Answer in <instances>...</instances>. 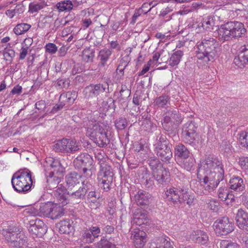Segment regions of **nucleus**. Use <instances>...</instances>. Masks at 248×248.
<instances>
[{
    "label": "nucleus",
    "mask_w": 248,
    "mask_h": 248,
    "mask_svg": "<svg viewBox=\"0 0 248 248\" xmlns=\"http://www.w3.org/2000/svg\"><path fill=\"white\" fill-rule=\"evenodd\" d=\"M20 231V229L18 227L10 226L7 229L3 230L2 234L8 241L12 243L15 241Z\"/></svg>",
    "instance_id": "nucleus-18"
},
{
    "label": "nucleus",
    "mask_w": 248,
    "mask_h": 248,
    "mask_svg": "<svg viewBox=\"0 0 248 248\" xmlns=\"http://www.w3.org/2000/svg\"><path fill=\"white\" fill-rule=\"evenodd\" d=\"M157 155L159 158L163 161L169 160L172 156V152L170 147L166 144L159 145L156 147Z\"/></svg>",
    "instance_id": "nucleus-17"
},
{
    "label": "nucleus",
    "mask_w": 248,
    "mask_h": 248,
    "mask_svg": "<svg viewBox=\"0 0 248 248\" xmlns=\"http://www.w3.org/2000/svg\"><path fill=\"white\" fill-rule=\"evenodd\" d=\"M49 161L51 162L50 165L51 168L54 169V170H62L65 169L58 160H55L51 158Z\"/></svg>",
    "instance_id": "nucleus-58"
},
{
    "label": "nucleus",
    "mask_w": 248,
    "mask_h": 248,
    "mask_svg": "<svg viewBox=\"0 0 248 248\" xmlns=\"http://www.w3.org/2000/svg\"><path fill=\"white\" fill-rule=\"evenodd\" d=\"M162 127L165 130L170 133L174 132L176 129L174 125V122L167 124H162Z\"/></svg>",
    "instance_id": "nucleus-64"
},
{
    "label": "nucleus",
    "mask_w": 248,
    "mask_h": 248,
    "mask_svg": "<svg viewBox=\"0 0 248 248\" xmlns=\"http://www.w3.org/2000/svg\"><path fill=\"white\" fill-rule=\"evenodd\" d=\"M218 198L222 201H225L229 198V196H232V194H230L229 190L227 187H221L219 188L217 192Z\"/></svg>",
    "instance_id": "nucleus-45"
},
{
    "label": "nucleus",
    "mask_w": 248,
    "mask_h": 248,
    "mask_svg": "<svg viewBox=\"0 0 248 248\" xmlns=\"http://www.w3.org/2000/svg\"><path fill=\"white\" fill-rule=\"evenodd\" d=\"M31 28V25L27 23H20L17 24L14 28L13 31L17 35H21L28 31Z\"/></svg>",
    "instance_id": "nucleus-36"
},
{
    "label": "nucleus",
    "mask_w": 248,
    "mask_h": 248,
    "mask_svg": "<svg viewBox=\"0 0 248 248\" xmlns=\"http://www.w3.org/2000/svg\"><path fill=\"white\" fill-rule=\"evenodd\" d=\"M71 189H68L65 188L62 185L58 186L56 190L55 195L59 200L60 202L63 204H66V200H67L68 195L70 194V190Z\"/></svg>",
    "instance_id": "nucleus-25"
},
{
    "label": "nucleus",
    "mask_w": 248,
    "mask_h": 248,
    "mask_svg": "<svg viewBox=\"0 0 248 248\" xmlns=\"http://www.w3.org/2000/svg\"><path fill=\"white\" fill-rule=\"evenodd\" d=\"M51 18V16H49L44 17L41 20H39L38 23V27L40 28L44 29L46 26L49 25L48 19Z\"/></svg>",
    "instance_id": "nucleus-61"
},
{
    "label": "nucleus",
    "mask_w": 248,
    "mask_h": 248,
    "mask_svg": "<svg viewBox=\"0 0 248 248\" xmlns=\"http://www.w3.org/2000/svg\"><path fill=\"white\" fill-rule=\"evenodd\" d=\"M92 139L100 147H106L109 142L106 131L101 134H98L96 137H94Z\"/></svg>",
    "instance_id": "nucleus-28"
},
{
    "label": "nucleus",
    "mask_w": 248,
    "mask_h": 248,
    "mask_svg": "<svg viewBox=\"0 0 248 248\" xmlns=\"http://www.w3.org/2000/svg\"><path fill=\"white\" fill-rule=\"evenodd\" d=\"M172 242L169 237L161 236L155 240V243L151 244L150 248H173Z\"/></svg>",
    "instance_id": "nucleus-20"
},
{
    "label": "nucleus",
    "mask_w": 248,
    "mask_h": 248,
    "mask_svg": "<svg viewBox=\"0 0 248 248\" xmlns=\"http://www.w3.org/2000/svg\"><path fill=\"white\" fill-rule=\"evenodd\" d=\"M81 178V174L76 171L70 172L66 177L68 189H72L76 185L79 184Z\"/></svg>",
    "instance_id": "nucleus-22"
},
{
    "label": "nucleus",
    "mask_w": 248,
    "mask_h": 248,
    "mask_svg": "<svg viewBox=\"0 0 248 248\" xmlns=\"http://www.w3.org/2000/svg\"><path fill=\"white\" fill-rule=\"evenodd\" d=\"M166 198L168 201L172 202L174 204L183 203L186 201L187 204H190L188 201V195L186 189L181 190L174 187L170 188L165 193Z\"/></svg>",
    "instance_id": "nucleus-4"
},
{
    "label": "nucleus",
    "mask_w": 248,
    "mask_h": 248,
    "mask_svg": "<svg viewBox=\"0 0 248 248\" xmlns=\"http://www.w3.org/2000/svg\"><path fill=\"white\" fill-rule=\"evenodd\" d=\"M230 183V188L236 191H242L244 189L243 180L238 177L231 179Z\"/></svg>",
    "instance_id": "nucleus-31"
},
{
    "label": "nucleus",
    "mask_w": 248,
    "mask_h": 248,
    "mask_svg": "<svg viewBox=\"0 0 248 248\" xmlns=\"http://www.w3.org/2000/svg\"><path fill=\"white\" fill-rule=\"evenodd\" d=\"M64 214L63 209L60 206H54L52 204L49 217L52 219H57Z\"/></svg>",
    "instance_id": "nucleus-40"
},
{
    "label": "nucleus",
    "mask_w": 248,
    "mask_h": 248,
    "mask_svg": "<svg viewBox=\"0 0 248 248\" xmlns=\"http://www.w3.org/2000/svg\"><path fill=\"white\" fill-rule=\"evenodd\" d=\"M183 54V51L180 50L174 52L170 58V65L172 67L177 65L179 63Z\"/></svg>",
    "instance_id": "nucleus-34"
},
{
    "label": "nucleus",
    "mask_w": 248,
    "mask_h": 248,
    "mask_svg": "<svg viewBox=\"0 0 248 248\" xmlns=\"http://www.w3.org/2000/svg\"><path fill=\"white\" fill-rule=\"evenodd\" d=\"M107 125L104 123L99 122H92L87 129V133L91 139L96 137L98 134H101L105 131Z\"/></svg>",
    "instance_id": "nucleus-15"
},
{
    "label": "nucleus",
    "mask_w": 248,
    "mask_h": 248,
    "mask_svg": "<svg viewBox=\"0 0 248 248\" xmlns=\"http://www.w3.org/2000/svg\"><path fill=\"white\" fill-rule=\"evenodd\" d=\"M128 124V122L125 117H120L114 121V125L118 130L124 129Z\"/></svg>",
    "instance_id": "nucleus-42"
},
{
    "label": "nucleus",
    "mask_w": 248,
    "mask_h": 248,
    "mask_svg": "<svg viewBox=\"0 0 248 248\" xmlns=\"http://www.w3.org/2000/svg\"><path fill=\"white\" fill-rule=\"evenodd\" d=\"M151 197L150 194L142 190H139L135 196L136 202L138 205H140L147 204Z\"/></svg>",
    "instance_id": "nucleus-27"
},
{
    "label": "nucleus",
    "mask_w": 248,
    "mask_h": 248,
    "mask_svg": "<svg viewBox=\"0 0 248 248\" xmlns=\"http://www.w3.org/2000/svg\"><path fill=\"white\" fill-rule=\"evenodd\" d=\"M52 204L50 203L43 204L40 206L39 212L42 215L49 217Z\"/></svg>",
    "instance_id": "nucleus-46"
},
{
    "label": "nucleus",
    "mask_w": 248,
    "mask_h": 248,
    "mask_svg": "<svg viewBox=\"0 0 248 248\" xmlns=\"http://www.w3.org/2000/svg\"><path fill=\"white\" fill-rule=\"evenodd\" d=\"M197 127L195 123L192 121L186 123L182 129V133H189L196 132Z\"/></svg>",
    "instance_id": "nucleus-44"
},
{
    "label": "nucleus",
    "mask_w": 248,
    "mask_h": 248,
    "mask_svg": "<svg viewBox=\"0 0 248 248\" xmlns=\"http://www.w3.org/2000/svg\"><path fill=\"white\" fill-rule=\"evenodd\" d=\"M109 85L108 83L105 84L98 83L96 84H90L87 86L85 90V94L88 98H97L98 99L103 94L108 91Z\"/></svg>",
    "instance_id": "nucleus-6"
},
{
    "label": "nucleus",
    "mask_w": 248,
    "mask_h": 248,
    "mask_svg": "<svg viewBox=\"0 0 248 248\" xmlns=\"http://www.w3.org/2000/svg\"><path fill=\"white\" fill-rule=\"evenodd\" d=\"M193 162L192 159H184L182 168L186 170H194L193 168Z\"/></svg>",
    "instance_id": "nucleus-59"
},
{
    "label": "nucleus",
    "mask_w": 248,
    "mask_h": 248,
    "mask_svg": "<svg viewBox=\"0 0 248 248\" xmlns=\"http://www.w3.org/2000/svg\"><path fill=\"white\" fill-rule=\"evenodd\" d=\"M87 192V189L85 187H80L78 190L75 192H70V195L72 198L80 199L84 198Z\"/></svg>",
    "instance_id": "nucleus-47"
},
{
    "label": "nucleus",
    "mask_w": 248,
    "mask_h": 248,
    "mask_svg": "<svg viewBox=\"0 0 248 248\" xmlns=\"http://www.w3.org/2000/svg\"><path fill=\"white\" fill-rule=\"evenodd\" d=\"M11 183L15 190L26 193L31 189L32 183L31 171H16L11 179Z\"/></svg>",
    "instance_id": "nucleus-3"
},
{
    "label": "nucleus",
    "mask_w": 248,
    "mask_h": 248,
    "mask_svg": "<svg viewBox=\"0 0 248 248\" xmlns=\"http://www.w3.org/2000/svg\"><path fill=\"white\" fill-rule=\"evenodd\" d=\"M185 142L190 145H196L198 143V135L197 132L182 133Z\"/></svg>",
    "instance_id": "nucleus-33"
},
{
    "label": "nucleus",
    "mask_w": 248,
    "mask_h": 248,
    "mask_svg": "<svg viewBox=\"0 0 248 248\" xmlns=\"http://www.w3.org/2000/svg\"><path fill=\"white\" fill-rule=\"evenodd\" d=\"M147 163L152 170H166V166L167 164H162L157 158H150L147 160Z\"/></svg>",
    "instance_id": "nucleus-30"
},
{
    "label": "nucleus",
    "mask_w": 248,
    "mask_h": 248,
    "mask_svg": "<svg viewBox=\"0 0 248 248\" xmlns=\"http://www.w3.org/2000/svg\"><path fill=\"white\" fill-rule=\"evenodd\" d=\"M234 63L240 68L244 67L248 63V45H245L240 47V51L233 60Z\"/></svg>",
    "instance_id": "nucleus-14"
},
{
    "label": "nucleus",
    "mask_w": 248,
    "mask_h": 248,
    "mask_svg": "<svg viewBox=\"0 0 248 248\" xmlns=\"http://www.w3.org/2000/svg\"><path fill=\"white\" fill-rule=\"evenodd\" d=\"M66 138L58 140L53 145V150L56 152L66 153Z\"/></svg>",
    "instance_id": "nucleus-41"
},
{
    "label": "nucleus",
    "mask_w": 248,
    "mask_h": 248,
    "mask_svg": "<svg viewBox=\"0 0 248 248\" xmlns=\"http://www.w3.org/2000/svg\"><path fill=\"white\" fill-rule=\"evenodd\" d=\"M73 164L76 169L92 170L93 160L88 154H82L74 160Z\"/></svg>",
    "instance_id": "nucleus-8"
},
{
    "label": "nucleus",
    "mask_w": 248,
    "mask_h": 248,
    "mask_svg": "<svg viewBox=\"0 0 248 248\" xmlns=\"http://www.w3.org/2000/svg\"><path fill=\"white\" fill-rule=\"evenodd\" d=\"M95 56V51L93 49L88 48L82 51V60L87 62H93Z\"/></svg>",
    "instance_id": "nucleus-37"
},
{
    "label": "nucleus",
    "mask_w": 248,
    "mask_h": 248,
    "mask_svg": "<svg viewBox=\"0 0 248 248\" xmlns=\"http://www.w3.org/2000/svg\"><path fill=\"white\" fill-rule=\"evenodd\" d=\"M166 114L168 115L171 119L174 120L177 122L179 123L181 122V118L180 116L179 110L176 108L170 109L166 112Z\"/></svg>",
    "instance_id": "nucleus-43"
},
{
    "label": "nucleus",
    "mask_w": 248,
    "mask_h": 248,
    "mask_svg": "<svg viewBox=\"0 0 248 248\" xmlns=\"http://www.w3.org/2000/svg\"><path fill=\"white\" fill-rule=\"evenodd\" d=\"M239 142L242 147L248 148V133L242 132L240 134Z\"/></svg>",
    "instance_id": "nucleus-53"
},
{
    "label": "nucleus",
    "mask_w": 248,
    "mask_h": 248,
    "mask_svg": "<svg viewBox=\"0 0 248 248\" xmlns=\"http://www.w3.org/2000/svg\"><path fill=\"white\" fill-rule=\"evenodd\" d=\"M69 153L75 152L79 150L80 146L76 140L69 139Z\"/></svg>",
    "instance_id": "nucleus-54"
},
{
    "label": "nucleus",
    "mask_w": 248,
    "mask_h": 248,
    "mask_svg": "<svg viewBox=\"0 0 248 248\" xmlns=\"http://www.w3.org/2000/svg\"><path fill=\"white\" fill-rule=\"evenodd\" d=\"M170 97L169 95L163 94L156 98L155 103L156 106L160 108L168 107L170 105Z\"/></svg>",
    "instance_id": "nucleus-32"
},
{
    "label": "nucleus",
    "mask_w": 248,
    "mask_h": 248,
    "mask_svg": "<svg viewBox=\"0 0 248 248\" xmlns=\"http://www.w3.org/2000/svg\"><path fill=\"white\" fill-rule=\"evenodd\" d=\"M218 44L216 39L210 37L202 38L201 42L197 43L196 57L207 63L213 62L218 57L219 52Z\"/></svg>",
    "instance_id": "nucleus-1"
},
{
    "label": "nucleus",
    "mask_w": 248,
    "mask_h": 248,
    "mask_svg": "<svg viewBox=\"0 0 248 248\" xmlns=\"http://www.w3.org/2000/svg\"><path fill=\"white\" fill-rule=\"evenodd\" d=\"M246 32L244 24L235 21H229L221 25L217 31L218 40L223 42L242 37Z\"/></svg>",
    "instance_id": "nucleus-2"
},
{
    "label": "nucleus",
    "mask_w": 248,
    "mask_h": 248,
    "mask_svg": "<svg viewBox=\"0 0 248 248\" xmlns=\"http://www.w3.org/2000/svg\"><path fill=\"white\" fill-rule=\"evenodd\" d=\"M73 3L70 0L61 1L56 4V7L61 12L70 11L73 9Z\"/></svg>",
    "instance_id": "nucleus-35"
},
{
    "label": "nucleus",
    "mask_w": 248,
    "mask_h": 248,
    "mask_svg": "<svg viewBox=\"0 0 248 248\" xmlns=\"http://www.w3.org/2000/svg\"><path fill=\"white\" fill-rule=\"evenodd\" d=\"M112 54V51L109 49L104 48L99 51L97 59L99 61L98 65L104 67Z\"/></svg>",
    "instance_id": "nucleus-24"
},
{
    "label": "nucleus",
    "mask_w": 248,
    "mask_h": 248,
    "mask_svg": "<svg viewBox=\"0 0 248 248\" xmlns=\"http://www.w3.org/2000/svg\"><path fill=\"white\" fill-rule=\"evenodd\" d=\"M130 90L127 89L126 86H122L120 91V96L117 98L118 101L121 103L125 102L128 98L130 96Z\"/></svg>",
    "instance_id": "nucleus-38"
},
{
    "label": "nucleus",
    "mask_w": 248,
    "mask_h": 248,
    "mask_svg": "<svg viewBox=\"0 0 248 248\" xmlns=\"http://www.w3.org/2000/svg\"><path fill=\"white\" fill-rule=\"evenodd\" d=\"M13 243L16 247L22 248L26 246L27 243V237L23 234V233H21L20 231L17 237L16 238L15 241Z\"/></svg>",
    "instance_id": "nucleus-39"
},
{
    "label": "nucleus",
    "mask_w": 248,
    "mask_h": 248,
    "mask_svg": "<svg viewBox=\"0 0 248 248\" xmlns=\"http://www.w3.org/2000/svg\"><path fill=\"white\" fill-rule=\"evenodd\" d=\"M97 248H116V246L103 238L97 243Z\"/></svg>",
    "instance_id": "nucleus-49"
},
{
    "label": "nucleus",
    "mask_w": 248,
    "mask_h": 248,
    "mask_svg": "<svg viewBox=\"0 0 248 248\" xmlns=\"http://www.w3.org/2000/svg\"><path fill=\"white\" fill-rule=\"evenodd\" d=\"M28 231L30 233L41 237L46 232V226L43 221L36 219L30 221Z\"/></svg>",
    "instance_id": "nucleus-9"
},
{
    "label": "nucleus",
    "mask_w": 248,
    "mask_h": 248,
    "mask_svg": "<svg viewBox=\"0 0 248 248\" xmlns=\"http://www.w3.org/2000/svg\"><path fill=\"white\" fill-rule=\"evenodd\" d=\"M208 204V207L214 211H217L218 209L219 202L216 200L213 199H211L208 200L207 202Z\"/></svg>",
    "instance_id": "nucleus-56"
},
{
    "label": "nucleus",
    "mask_w": 248,
    "mask_h": 248,
    "mask_svg": "<svg viewBox=\"0 0 248 248\" xmlns=\"http://www.w3.org/2000/svg\"><path fill=\"white\" fill-rule=\"evenodd\" d=\"M57 225L60 232L61 233H69L73 230V227L71 225V221L69 219L61 221Z\"/></svg>",
    "instance_id": "nucleus-29"
},
{
    "label": "nucleus",
    "mask_w": 248,
    "mask_h": 248,
    "mask_svg": "<svg viewBox=\"0 0 248 248\" xmlns=\"http://www.w3.org/2000/svg\"><path fill=\"white\" fill-rule=\"evenodd\" d=\"M46 50V52L50 54L55 53L58 49L57 46L53 43H48L45 46Z\"/></svg>",
    "instance_id": "nucleus-63"
},
{
    "label": "nucleus",
    "mask_w": 248,
    "mask_h": 248,
    "mask_svg": "<svg viewBox=\"0 0 248 248\" xmlns=\"http://www.w3.org/2000/svg\"><path fill=\"white\" fill-rule=\"evenodd\" d=\"M113 175V171H99L98 174V179L100 183H102L103 181L108 179L109 176L112 178Z\"/></svg>",
    "instance_id": "nucleus-55"
},
{
    "label": "nucleus",
    "mask_w": 248,
    "mask_h": 248,
    "mask_svg": "<svg viewBox=\"0 0 248 248\" xmlns=\"http://www.w3.org/2000/svg\"><path fill=\"white\" fill-rule=\"evenodd\" d=\"M213 228L217 235H227L234 230V224L226 217L217 219L214 222Z\"/></svg>",
    "instance_id": "nucleus-5"
},
{
    "label": "nucleus",
    "mask_w": 248,
    "mask_h": 248,
    "mask_svg": "<svg viewBox=\"0 0 248 248\" xmlns=\"http://www.w3.org/2000/svg\"><path fill=\"white\" fill-rule=\"evenodd\" d=\"M99 198V194H97L95 191H90L88 195V200L89 202L95 203Z\"/></svg>",
    "instance_id": "nucleus-62"
},
{
    "label": "nucleus",
    "mask_w": 248,
    "mask_h": 248,
    "mask_svg": "<svg viewBox=\"0 0 248 248\" xmlns=\"http://www.w3.org/2000/svg\"><path fill=\"white\" fill-rule=\"evenodd\" d=\"M147 219V215L144 211L137 209L134 213L132 222L133 224L140 226L146 224L148 222Z\"/></svg>",
    "instance_id": "nucleus-19"
},
{
    "label": "nucleus",
    "mask_w": 248,
    "mask_h": 248,
    "mask_svg": "<svg viewBox=\"0 0 248 248\" xmlns=\"http://www.w3.org/2000/svg\"><path fill=\"white\" fill-rule=\"evenodd\" d=\"M223 170V165L222 162L217 158L209 156L201 160L198 170Z\"/></svg>",
    "instance_id": "nucleus-7"
},
{
    "label": "nucleus",
    "mask_w": 248,
    "mask_h": 248,
    "mask_svg": "<svg viewBox=\"0 0 248 248\" xmlns=\"http://www.w3.org/2000/svg\"><path fill=\"white\" fill-rule=\"evenodd\" d=\"M29 45L27 44H22V47L19 53V59L24 60L28 52Z\"/></svg>",
    "instance_id": "nucleus-60"
},
{
    "label": "nucleus",
    "mask_w": 248,
    "mask_h": 248,
    "mask_svg": "<svg viewBox=\"0 0 248 248\" xmlns=\"http://www.w3.org/2000/svg\"><path fill=\"white\" fill-rule=\"evenodd\" d=\"M3 56L4 59L6 61H9L11 62L15 56V52L13 49H8L3 52Z\"/></svg>",
    "instance_id": "nucleus-57"
},
{
    "label": "nucleus",
    "mask_w": 248,
    "mask_h": 248,
    "mask_svg": "<svg viewBox=\"0 0 248 248\" xmlns=\"http://www.w3.org/2000/svg\"><path fill=\"white\" fill-rule=\"evenodd\" d=\"M63 171H45L46 182L50 188H54L63 177Z\"/></svg>",
    "instance_id": "nucleus-12"
},
{
    "label": "nucleus",
    "mask_w": 248,
    "mask_h": 248,
    "mask_svg": "<svg viewBox=\"0 0 248 248\" xmlns=\"http://www.w3.org/2000/svg\"><path fill=\"white\" fill-rule=\"evenodd\" d=\"M153 175L156 181L161 184H167L170 180L169 171H153Z\"/></svg>",
    "instance_id": "nucleus-26"
},
{
    "label": "nucleus",
    "mask_w": 248,
    "mask_h": 248,
    "mask_svg": "<svg viewBox=\"0 0 248 248\" xmlns=\"http://www.w3.org/2000/svg\"><path fill=\"white\" fill-rule=\"evenodd\" d=\"M100 233V229L97 226H92L89 228H84L81 237L82 241L88 244L92 243L95 239L99 236Z\"/></svg>",
    "instance_id": "nucleus-11"
},
{
    "label": "nucleus",
    "mask_w": 248,
    "mask_h": 248,
    "mask_svg": "<svg viewBox=\"0 0 248 248\" xmlns=\"http://www.w3.org/2000/svg\"><path fill=\"white\" fill-rule=\"evenodd\" d=\"M191 238L194 242L202 245L206 244L209 240L206 233L201 230L193 231L191 234Z\"/></svg>",
    "instance_id": "nucleus-21"
},
{
    "label": "nucleus",
    "mask_w": 248,
    "mask_h": 248,
    "mask_svg": "<svg viewBox=\"0 0 248 248\" xmlns=\"http://www.w3.org/2000/svg\"><path fill=\"white\" fill-rule=\"evenodd\" d=\"M189 154V151L184 145L179 143L175 146L174 155L176 159H188Z\"/></svg>",
    "instance_id": "nucleus-23"
},
{
    "label": "nucleus",
    "mask_w": 248,
    "mask_h": 248,
    "mask_svg": "<svg viewBox=\"0 0 248 248\" xmlns=\"http://www.w3.org/2000/svg\"><path fill=\"white\" fill-rule=\"evenodd\" d=\"M146 233L139 229H134L131 233V238L136 248H142L147 241Z\"/></svg>",
    "instance_id": "nucleus-13"
},
{
    "label": "nucleus",
    "mask_w": 248,
    "mask_h": 248,
    "mask_svg": "<svg viewBox=\"0 0 248 248\" xmlns=\"http://www.w3.org/2000/svg\"><path fill=\"white\" fill-rule=\"evenodd\" d=\"M238 227L243 230H248V214L242 209L238 210L235 217Z\"/></svg>",
    "instance_id": "nucleus-16"
},
{
    "label": "nucleus",
    "mask_w": 248,
    "mask_h": 248,
    "mask_svg": "<svg viewBox=\"0 0 248 248\" xmlns=\"http://www.w3.org/2000/svg\"><path fill=\"white\" fill-rule=\"evenodd\" d=\"M224 178V171H210L209 176H205L203 178V182L207 184L209 182L208 185L209 189L214 190L216 188L220 181Z\"/></svg>",
    "instance_id": "nucleus-10"
},
{
    "label": "nucleus",
    "mask_w": 248,
    "mask_h": 248,
    "mask_svg": "<svg viewBox=\"0 0 248 248\" xmlns=\"http://www.w3.org/2000/svg\"><path fill=\"white\" fill-rule=\"evenodd\" d=\"M141 127L144 131L150 132L155 126L153 124L150 119H146L143 120Z\"/></svg>",
    "instance_id": "nucleus-51"
},
{
    "label": "nucleus",
    "mask_w": 248,
    "mask_h": 248,
    "mask_svg": "<svg viewBox=\"0 0 248 248\" xmlns=\"http://www.w3.org/2000/svg\"><path fill=\"white\" fill-rule=\"evenodd\" d=\"M202 27L206 30H210L215 25V21L212 17H208L203 19L202 22Z\"/></svg>",
    "instance_id": "nucleus-48"
},
{
    "label": "nucleus",
    "mask_w": 248,
    "mask_h": 248,
    "mask_svg": "<svg viewBox=\"0 0 248 248\" xmlns=\"http://www.w3.org/2000/svg\"><path fill=\"white\" fill-rule=\"evenodd\" d=\"M70 82L69 78H59L57 80V85L60 88L67 89L70 86Z\"/></svg>",
    "instance_id": "nucleus-52"
},
{
    "label": "nucleus",
    "mask_w": 248,
    "mask_h": 248,
    "mask_svg": "<svg viewBox=\"0 0 248 248\" xmlns=\"http://www.w3.org/2000/svg\"><path fill=\"white\" fill-rule=\"evenodd\" d=\"M76 92H68L66 93L62 94L60 97V100L63 98H66V101L69 103H73L76 98Z\"/></svg>",
    "instance_id": "nucleus-50"
}]
</instances>
